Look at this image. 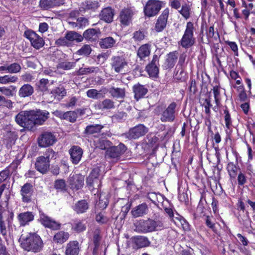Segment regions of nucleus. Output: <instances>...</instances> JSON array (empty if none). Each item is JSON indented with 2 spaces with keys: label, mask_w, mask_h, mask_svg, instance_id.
Wrapping results in <instances>:
<instances>
[{
  "label": "nucleus",
  "mask_w": 255,
  "mask_h": 255,
  "mask_svg": "<svg viewBox=\"0 0 255 255\" xmlns=\"http://www.w3.org/2000/svg\"><path fill=\"white\" fill-rule=\"evenodd\" d=\"M21 247L27 251L39 252L43 247L41 238L36 233H29L26 236L21 235L19 239Z\"/></svg>",
  "instance_id": "f257e3e1"
},
{
  "label": "nucleus",
  "mask_w": 255,
  "mask_h": 255,
  "mask_svg": "<svg viewBox=\"0 0 255 255\" xmlns=\"http://www.w3.org/2000/svg\"><path fill=\"white\" fill-rule=\"evenodd\" d=\"M136 230L139 233H147L161 230L163 227V223L160 220L148 219L146 220H140L135 224Z\"/></svg>",
  "instance_id": "f03ea898"
},
{
  "label": "nucleus",
  "mask_w": 255,
  "mask_h": 255,
  "mask_svg": "<svg viewBox=\"0 0 255 255\" xmlns=\"http://www.w3.org/2000/svg\"><path fill=\"white\" fill-rule=\"evenodd\" d=\"M164 4L159 0H148L143 8L144 15L148 17L156 16Z\"/></svg>",
  "instance_id": "7ed1b4c3"
},
{
  "label": "nucleus",
  "mask_w": 255,
  "mask_h": 255,
  "mask_svg": "<svg viewBox=\"0 0 255 255\" xmlns=\"http://www.w3.org/2000/svg\"><path fill=\"white\" fill-rule=\"evenodd\" d=\"M194 25L191 22H188L186 24L184 33L180 40V45L187 48L192 46L195 43L194 37Z\"/></svg>",
  "instance_id": "20e7f679"
},
{
  "label": "nucleus",
  "mask_w": 255,
  "mask_h": 255,
  "mask_svg": "<svg viewBox=\"0 0 255 255\" xmlns=\"http://www.w3.org/2000/svg\"><path fill=\"white\" fill-rule=\"evenodd\" d=\"M30 118L32 125V128L34 126L36 125H42L48 119L49 112L46 111H42L40 110H31Z\"/></svg>",
  "instance_id": "39448f33"
},
{
  "label": "nucleus",
  "mask_w": 255,
  "mask_h": 255,
  "mask_svg": "<svg viewBox=\"0 0 255 255\" xmlns=\"http://www.w3.org/2000/svg\"><path fill=\"white\" fill-rule=\"evenodd\" d=\"M54 153L52 150H48L46 152V156H41L37 158L35 165L36 169L42 173H46L49 168V156Z\"/></svg>",
  "instance_id": "423d86ee"
},
{
  "label": "nucleus",
  "mask_w": 255,
  "mask_h": 255,
  "mask_svg": "<svg viewBox=\"0 0 255 255\" xmlns=\"http://www.w3.org/2000/svg\"><path fill=\"white\" fill-rule=\"evenodd\" d=\"M112 69L116 73H122L128 66V62L123 56H115L111 58Z\"/></svg>",
  "instance_id": "0eeeda50"
},
{
  "label": "nucleus",
  "mask_w": 255,
  "mask_h": 255,
  "mask_svg": "<svg viewBox=\"0 0 255 255\" xmlns=\"http://www.w3.org/2000/svg\"><path fill=\"white\" fill-rule=\"evenodd\" d=\"M177 104L175 102L171 103L160 114V120L162 122H173L175 119L176 108Z\"/></svg>",
  "instance_id": "6e6552de"
},
{
  "label": "nucleus",
  "mask_w": 255,
  "mask_h": 255,
  "mask_svg": "<svg viewBox=\"0 0 255 255\" xmlns=\"http://www.w3.org/2000/svg\"><path fill=\"white\" fill-rule=\"evenodd\" d=\"M31 119L30 111H23L19 112L15 117V121L22 127L29 130L32 129Z\"/></svg>",
  "instance_id": "1a4fd4ad"
},
{
  "label": "nucleus",
  "mask_w": 255,
  "mask_h": 255,
  "mask_svg": "<svg viewBox=\"0 0 255 255\" xmlns=\"http://www.w3.org/2000/svg\"><path fill=\"white\" fill-rule=\"evenodd\" d=\"M148 131V128L143 125L139 124L130 128L123 136L128 139H136L144 135Z\"/></svg>",
  "instance_id": "9d476101"
},
{
  "label": "nucleus",
  "mask_w": 255,
  "mask_h": 255,
  "mask_svg": "<svg viewBox=\"0 0 255 255\" xmlns=\"http://www.w3.org/2000/svg\"><path fill=\"white\" fill-rule=\"evenodd\" d=\"M24 35L30 41L31 45L36 49H39L44 44L42 38L32 30H26Z\"/></svg>",
  "instance_id": "9b49d317"
},
{
  "label": "nucleus",
  "mask_w": 255,
  "mask_h": 255,
  "mask_svg": "<svg viewBox=\"0 0 255 255\" xmlns=\"http://www.w3.org/2000/svg\"><path fill=\"white\" fill-rule=\"evenodd\" d=\"M159 56L154 54L152 59L146 67V70L150 77H156L159 73Z\"/></svg>",
  "instance_id": "f8f14e48"
},
{
  "label": "nucleus",
  "mask_w": 255,
  "mask_h": 255,
  "mask_svg": "<svg viewBox=\"0 0 255 255\" xmlns=\"http://www.w3.org/2000/svg\"><path fill=\"white\" fill-rule=\"evenodd\" d=\"M11 215L12 218L13 214L9 213L8 211L2 210L0 207V233L1 235L6 238L7 235V230L6 222H9V215Z\"/></svg>",
  "instance_id": "ddd939ff"
},
{
  "label": "nucleus",
  "mask_w": 255,
  "mask_h": 255,
  "mask_svg": "<svg viewBox=\"0 0 255 255\" xmlns=\"http://www.w3.org/2000/svg\"><path fill=\"white\" fill-rule=\"evenodd\" d=\"M33 192V187L31 184L26 183L21 186L20 193L22 202L24 203L30 202Z\"/></svg>",
  "instance_id": "4468645a"
},
{
  "label": "nucleus",
  "mask_w": 255,
  "mask_h": 255,
  "mask_svg": "<svg viewBox=\"0 0 255 255\" xmlns=\"http://www.w3.org/2000/svg\"><path fill=\"white\" fill-rule=\"evenodd\" d=\"M56 141L55 136L51 132H45L41 134L38 139L39 146L47 147L53 144Z\"/></svg>",
  "instance_id": "2eb2a0df"
},
{
  "label": "nucleus",
  "mask_w": 255,
  "mask_h": 255,
  "mask_svg": "<svg viewBox=\"0 0 255 255\" xmlns=\"http://www.w3.org/2000/svg\"><path fill=\"white\" fill-rule=\"evenodd\" d=\"M126 149V146L122 143L117 146L111 147L106 151V156L112 158H118L124 153Z\"/></svg>",
  "instance_id": "dca6fc26"
},
{
  "label": "nucleus",
  "mask_w": 255,
  "mask_h": 255,
  "mask_svg": "<svg viewBox=\"0 0 255 255\" xmlns=\"http://www.w3.org/2000/svg\"><path fill=\"white\" fill-rule=\"evenodd\" d=\"M39 221L44 226L52 230H58L60 227V224L44 213L40 214Z\"/></svg>",
  "instance_id": "f3484780"
},
{
  "label": "nucleus",
  "mask_w": 255,
  "mask_h": 255,
  "mask_svg": "<svg viewBox=\"0 0 255 255\" xmlns=\"http://www.w3.org/2000/svg\"><path fill=\"white\" fill-rule=\"evenodd\" d=\"M169 12V9L166 8L158 18L155 27L157 31H161L166 27Z\"/></svg>",
  "instance_id": "a211bd4d"
},
{
  "label": "nucleus",
  "mask_w": 255,
  "mask_h": 255,
  "mask_svg": "<svg viewBox=\"0 0 255 255\" xmlns=\"http://www.w3.org/2000/svg\"><path fill=\"white\" fill-rule=\"evenodd\" d=\"M134 12L130 8H124L121 11L119 16L120 21L124 25H128L131 22Z\"/></svg>",
  "instance_id": "6ab92c4d"
},
{
  "label": "nucleus",
  "mask_w": 255,
  "mask_h": 255,
  "mask_svg": "<svg viewBox=\"0 0 255 255\" xmlns=\"http://www.w3.org/2000/svg\"><path fill=\"white\" fill-rule=\"evenodd\" d=\"M69 180L71 188L77 190L83 187L84 177L82 175L75 174L70 177Z\"/></svg>",
  "instance_id": "aec40b11"
},
{
  "label": "nucleus",
  "mask_w": 255,
  "mask_h": 255,
  "mask_svg": "<svg viewBox=\"0 0 255 255\" xmlns=\"http://www.w3.org/2000/svg\"><path fill=\"white\" fill-rule=\"evenodd\" d=\"M99 175V169L98 168L94 169L87 178V185L94 188L96 186L99 187L100 183Z\"/></svg>",
  "instance_id": "412c9836"
},
{
  "label": "nucleus",
  "mask_w": 255,
  "mask_h": 255,
  "mask_svg": "<svg viewBox=\"0 0 255 255\" xmlns=\"http://www.w3.org/2000/svg\"><path fill=\"white\" fill-rule=\"evenodd\" d=\"M69 153L73 163L78 164L83 155L82 149L78 146H73L69 150Z\"/></svg>",
  "instance_id": "4be33fe9"
},
{
  "label": "nucleus",
  "mask_w": 255,
  "mask_h": 255,
  "mask_svg": "<svg viewBox=\"0 0 255 255\" xmlns=\"http://www.w3.org/2000/svg\"><path fill=\"white\" fill-rule=\"evenodd\" d=\"M80 250V244L78 241H70L66 245L65 255H78Z\"/></svg>",
  "instance_id": "5701e85b"
},
{
  "label": "nucleus",
  "mask_w": 255,
  "mask_h": 255,
  "mask_svg": "<svg viewBox=\"0 0 255 255\" xmlns=\"http://www.w3.org/2000/svg\"><path fill=\"white\" fill-rule=\"evenodd\" d=\"M178 57V53L177 51H173L169 53L167 55L166 61L163 65L165 69L172 68L176 63Z\"/></svg>",
  "instance_id": "b1692460"
},
{
  "label": "nucleus",
  "mask_w": 255,
  "mask_h": 255,
  "mask_svg": "<svg viewBox=\"0 0 255 255\" xmlns=\"http://www.w3.org/2000/svg\"><path fill=\"white\" fill-rule=\"evenodd\" d=\"M114 15V10L111 7H108L101 11L99 16L101 20L110 23L113 21Z\"/></svg>",
  "instance_id": "393cba45"
},
{
  "label": "nucleus",
  "mask_w": 255,
  "mask_h": 255,
  "mask_svg": "<svg viewBox=\"0 0 255 255\" xmlns=\"http://www.w3.org/2000/svg\"><path fill=\"white\" fill-rule=\"evenodd\" d=\"M147 211V205L145 203H142L134 208L131 211V214L134 218H137L146 214Z\"/></svg>",
  "instance_id": "a878e982"
},
{
  "label": "nucleus",
  "mask_w": 255,
  "mask_h": 255,
  "mask_svg": "<svg viewBox=\"0 0 255 255\" xmlns=\"http://www.w3.org/2000/svg\"><path fill=\"white\" fill-rule=\"evenodd\" d=\"M50 94L51 97H53L54 99H56L57 101H60L66 96V91L63 86H60L52 89Z\"/></svg>",
  "instance_id": "bb28decb"
},
{
  "label": "nucleus",
  "mask_w": 255,
  "mask_h": 255,
  "mask_svg": "<svg viewBox=\"0 0 255 255\" xmlns=\"http://www.w3.org/2000/svg\"><path fill=\"white\" fill-rule=\"evenodd\" d=\"M17 218L20 225L25 226L34 219V215L32 212H26L20 213Z\"/></svg>",
  "instance_id": "cd10ccee"
},
{
  "label": "nucleus",
  "mask_w": 255,
  "mask_h": 255,
  "mask_svg": "<svg viewBox=\"0 0 255 255\" xmlns=\"http://www.w3.org/2000/svg\"><path fill=\"white\" fill-rule=\"evenodd\" d=\"M151 45L149 44H144L141 45L137 51V55L140 60L149 56L150 53Z\"/></svg>",
  "instance_id": "c85d7f7f"
},
{
  "label": "nucleus",
  "mask_w": 255,
  "mask_h": 255,
  "mask_svg": "<svg viewBox=\"0 0 255 255\" xmlns=\"http://www.w3.org/2000/svg\"><path fill=\"white\" fill-rule=\"evenodd\" d=\"M89 208V205L85 200L77 202L73 206V210L78 214H82L86 212Z\"/></svg>",
  "instance_id": "c756f323"
},
{
  "label": "nucleus",
  "mask_w": 255,
  "mask_h": 255,
  "mask_svg": "<svg viewBox=\"0 0 255 255\" xmlns=\"http://www.w3.org/2000/svg\"><path fill=\"white\" fill-rule=\"evenodd\" d=\"M34 92V89L29 84H24L19 90L18 95L20 97L25 98L31 96Z\"/></svg>",
  "instance_id": "7c9ffc66"
},
{
  "label": "nucleus",
  "mask_w": 255,
  "mask_h": 255,
  "mask_svg": "<svg viewBox=\"0 0 255 255\" xmlns=\"http://www.w3.org/2000/svg\"><path fill=\"white\" fill-rule=\"evenodd\" d=\"M133 91L134 93L135 98L138 100L146 94L147 89L143 85L138 83L133 86Z\"/></svg>",
  "instance_id": "2f4dec72"
},
{
  "label": "nucleus",
  "mask_w": 255,
  "mask_h": 255,
  "mask_svg": "<svg viewBox=\"0 0 255 255\" xmlns=\"http://www.w3.org/2000/svg\"><path fill=\"white\" fill-rule=\"evenodd\" d=\"M69 238V234L68 232L61 231L55 234L53 241L56 243L62 244L65 242Z\"/></svg>",
  "instance_id": "473e14b6"
},
{
  "label": "nucleus",
  "mask_w": 255,
  "mask_h": 255,
  "mask_svg": "<svg viewBox=\"0 0 255 255\" xmlns=\"http://www.w3.org/2000/svg\"><path fill=\"white\" fill-rule=\"evenodd\" d=\"M132 241L138 248L148 247L150 244L148 238L143 236L135 237L132 239Z\"/></svg>",
  "instance_id": "72a5a7b5"
},
{
  "label": "nucleus",
  "mask_w": 255,
  "mask_h": 255,
  "mask_svg": "<svg viewBox=\"0 0 255 255\" xmlns=\"http://www.w3.org/2000/svg\"><path fill=\"white\" fill-rule=\"evenodd\" d=\"M109 91L112 96L117 99H123L125 96V89L124 88L112 87Z\"/></svg>",
  "instance_id": "f704fd0d"
},
{
  "label": "nucleus",
  "mask_w": 255,
  "mask_h": 255,
  "mask_svg": "<svg viewBox=\"0 0 255 255\" xmlns=\"http://www.w3.org/2000/svg\"><path fill=\"white\" fill-rule=\"evenodd\" d=\"M66 35L68 38V40L70 42V45H72L73 41L80 42L83 40V37L75 31H69L66 34Z\"/></svg>",
  "instance_id": "c9c22d12"
},
{
  "label": "nucleus",
  "mask_w": 255,
  "mask_h": 255,
  "mask_svg": "<svg viewBox=\"0 0 255 255\" xmlns=\"http://www.w3.org/2000/svg\"><path fill=\"white\" fill-rule=\"evenodd\" d=\"M116 41L112 37H108L101 39L99 44L102 48L107 49L112 47L115 43Z\"/></svg>",
  "instance_id": "e433bc0d"
},
{
  "label": "nucleus",
  "mask_w": 255,
  "mask_h": 255,
  "mask_svg": "<svg viewBox=\"0 0 255 255\" xmlns=\"http://www.w3.org/2000/svg\"><path fill=\"white\" fill-rule=\"evenodd\" d=\"M103 128V126L99 124L89 125L85 128L84 133L89 134L98 133Z\"/></svg>",
  "instance_id": "4c0bfd02"
},
{
  "label": "nucleus",
  "mask_w": 255,
  "mask_h": 255,
  "mask_svg": "<svg viewBox=\"0 0 255 255\" xmlns=\"http://www.w3.org/2000/svg\"><path fill=\"white\" fill-rule=\"evenodd\" d=\"M17 80L18 78L16 76L5 75L0 76V83L3 85L15 83L17 82Z\"/></svg>",
  "instance_id": "58836bf2"
},
{
  "label": "nucleus",
  "mask_w": 255,
  "mask_h": 255,
  "mask_svg": "<svg viewBox=\"0 0 255 255\" xmlns=\"http://www.w3.org/2000/svg\"><path fill=\"white\" fill-rule=\"evenodd\" d=\"M16 87L11 86L10 87H0V92L7 97H13L14 95V91Z\"/></svg>",
  "instance_id": "ea45409f"
},
{
  "label": "nucleus",
  "mask_w": 255,
  "mask_h": 255,
  "mask_svg": "<svg viewBox=\"0 0 255 255\" xmlns=\"http://www.w3.org/2000/svg\"><path fill=\"white\" fill-rule=\"evenodd\" d=\"M63 119L71 123H74L77 118V113L75 111H68L62 115Z\"/></svg>",
  "instance_id": "a19ab883"
},
{
  "label": "nucleus",
  "mask_w": 255,
  "mask_h": 255,
  "mask_svg": "<svg viewBox=\"0 0 255 255\" xmlns=\"http://www.w3.org/2000/svg\"><path fill=\"white\" fill-rule=\"evenodd\" d=\"M95 145L101 149H106L111 145V142L105 139H98L95 141Z\"/></svg>",
  "instance_id": "79ce46f5"
},
{
  "label": "nucleus",
  "mask_w": 255,
  "mask_h": 255,
  "mask_svg": "<svg viewBox=\"0 0 255 255\" xmlns=\"http://www.w3.org/2000/svg\"><path fill=\"white\" fill-rule=\"evenodd\" d=\"M101 239V231L99 229H96L94 231L93 234V243L95 245L94 252H96L99 246L100 242Z\"/></svg>",
  "instance_id": "37998d69"
},
{
  "label": "nucleus",
  "mask_w": 255,
  "mask_h": 255,
  "mask_svg": "<svg viewBox=\"0 0 255 255\" xmlns=\"http://www.w3.org/2000/svg\"><path fill=\"white\" fill-rule=\"evenodd\" d=\"M99 70L98 67H91L88 68H81L77 72V75H82L85 74H88L91 73L96 72Z\"/></svg>",
  "instance_id": "c03bdc74"
},
{
  "label": "nucleus",
  "mask_w": 255,
  "mask_h": 255,
  "mask_svg": "<svg viewBox=\"0 0 255 255\" xmlns=\"http://www.w3.org/2000/svg\"><path fill=\"white\" fill-rule=\"evenodd\" d=\"M86 226L83 222L81 221H77L75 222L73 226L72 229L77 232H81L86 230Z\"/></svg>",
  "instance_id": "a18cd8bd"
},
{
  "label": "nucleus",
  "mask_w": 255,
  "mask_h": 255,
  "mask_svg": "<svg viewBox=\"0 0 255 255\" xmlns=\"http://www.w3.org/2000/svg\"><path fill=\"white\" fill-rule=\"evenodd\" d=\"M13 103L10 100L6 99L4 96L0 95V107L3 106L8 109H12Z\"/></svg>",
  "instance_id": "49530a36"
},
{
  "label": "nucleus",
  "mask_w": 255,
  "mask_h": 255,
  "mask_svg": "<svg viewBox=\"0 0 255 255\" xmlns=\"http://www.w3.org/2000/svg\"><path fill=\"white\" fill-rule=\"evenodd\" d=\"M97 36V31L95 29H89L83 33V36L86 39L93 40Z\"/></svg>",
  "instance_id": "de8ad7c7"
},
{
  "label": "nucleus",
  "mask_w": 255,
  "mask_h": 255,
  "mask_svg": "<svg viewBox=\"0 0 255 255\" xmlns=\"http://www.w3.org/2000/svg\"><path fill=\"white\" fill-rule=\"evenodd\" d=\"M49 81L47 79H41L37 84L39 90L42 92L47 91L48 90Z\"/></svg>",
  "instance_id": "09e8293b"
},
{
  "label": "nucleus",
  "mask_w": 255,
  "mask_h": 255,
  "mask_svg": "<svg viewBox=\"0 0 255 255\" xmlns=\"http://www.w3.org/2000/svg\"><path fill=\"white\" fill-rule=\"evenodd\" d=\"M227 170L231 178H235L237 172L236 166L232 162L229 163L227 165Z\"/></svg>",
  "instance_id": "8fccbe9b"
},
{
  "label": "nucleus",
  "mask_w": 255,
  "mask_h": 255,
  "mask_svg": "<svg viewBox=\"0 0 255 255\" xmlns=\"http://www.w3.org/2000/svg\"><path fill=\"white\" fill-rule=\"evenodd\" d=\"M186 78V74L183 67H181L174 75L175 79L179 81H183Z\"/></svg>",
  "instance_id": "3c124183"
},
{
  "label": "nucleus",
  "mask_w": 255,
  "mask_h": 255,
  "mask_svg": "<svg viewBox=\"0 0 255 255\" xmlns=\"http://www.w3.org/2000/svg\"><path fill=\"white\" fill-rule=\"evenodd\" d=\"M39 6L44 10L53 8L51 0H40L39 1Z\"/></svg>",
  "instance_id": "603ef678"
},
{
  "label": "nucleus",
  "mask_w": 255,
  "mask_h": 255,
  "mask_svg": "<svg viewBox=\"0 0 255 255\" xmlns=\"http://www.w3.org/2000/svg\"><path fill=\"white\" fill-rule=\"evenodd\" d=\"M84 6L85 8L87 9L95 10L99 6V3L97 0L95 1H86L85 2Z\"/></svg>",
  "instance_id": "864d4df0"
},
{
  "label": "nucleus",
  "mask_w": 255,
  "mask_h": 255,
  "mask_svg": "<svg viewBox=\"0 0 255 255\" xmlns=\"http://www.w3.org/2000/svg\"><path fill=\"white\" fill-rule=\"evenodd\" d=\"M87 95L89 98L93 99H99L102 97L100 92L94 89L88 90Z\"/></svg>",
  "instance_id": "5fc2aeb1"
},
{
  "label": "nucleus",
  "mask_w": 255,
  "mask_h": 255,
  "mask_svg": "<svg viewBox=\"0 0 255 255\" xmlns=\"http://www.w3.org/2000/svg\"><path fill=\"white\" fill-rule=\"evenodd\" d=\"M114 107V102L110 99H106L104 100L101 104V108L103 110L111 109Z\"/></svg>",
  "instance_id": "6e6d98bb"
},
{
  "label": "nucleus",
  "mask_w": 255,
  "mask_h": 255,
  "mask_svg": "<svg viewBox=\"0 0 255 255\" xmlns=\"http://www.w3.org/2000/svg\"><path fill=\"white\" fill-rule=\"evenodd\" d=\"M54 187L59 191H65L66 190V183L64 180L59 179L55 182Z\"/></svg>",
  "instance_id": "4d7b16f0"
},
{
  "label": "nucleus",
  "mask_w": 255,
  "mask_h": 255,
  "mask_svg": "<svg viewBox=\"0 0 255 255\" xmlns=\"http://www.w3.org/2000/svg\"><path fill=\"white\" fill-rule=\"evenodd\" d=\"M21 68L19 64L14 63L8 66V72L10 73H16L19 72Z\"/></svg>",
  "instance_id": "13d9d810"
},
{
  "label": "nucleus",
  "mask_w": 255,
  "mask_h": 255,
  "mask_svg": "<svg viewBox=\"0 0 255 255\" xmlns=\"http://www.w3.org/2000/svg\"><path fill=\"white\" fill-rule=\"evenodd\" d=\"M242 6L248 9L251 13L255 14V1L252 2L249 0V2H246L244 1L242 3Z\"/></svg>",
  "instance_id": "bf43d9fd"
},
{
  "label": "nucleus",
  "mask_w": 255,
  "mask_h": 255,
  "mask_svg": "<svg viewBox=\"0 0 255 255\" xmlns=\"http://www.w3.org/2000/svg\"><path fill=\"white\" fill-rule=\"evenodd\" d=\"M213 91L216 104L217 106H219L220 103V87L218 86H214Z\"/></svg>",
  "instance_id": "052dcab7"
},
{
  "label": "nucleus",
  "mask_w": 255,
  "mask_h": 255,
  "mask_svg": "<svg viewBox=\"0 0 255 255\" xmlns=\"http://www.w3.org/2000/svg\"><path fill=\"white\" fill-rule=\"evenodd\" d=\"M75 65V62L66 61L60 63L58 67L64 70H69L74 67Z\"/></svg>",
  "instance_id": "680f3d73"
},
{
  "label": "nucleus",
  "mask_w": 255,
  "mask_h": 255,
  "mask_svg": "<svg viewBox=\"0 0 255 255\" xmlns=\"http://www.w3.org/2000/svg\"><path fill=\"white\" fill-rule=\"evenodd\" d=\"M91 51L92 49L89 45H85L77 51V53L79 55H88L91 53Z\"/></svg>",
  "instance_id": "e2e57ef3"
},
{
  "label": "nucleus",
  "mask_w": 255,
  "mask_h": 255,
  "mask_svg": "<svg viewBox=\"0 0 255 255\" xmlns=\"http://www.w3.org/2000/svg\"><path fill=\"white\" fill-rule=\"evenodd\" d=\"M55 43L57 46H70V42L68 40L66 35L64 37H62L58 39L56 41Z\"/></svg>",
  "instance_id": "0e129e2a"
},
{
  "label": "nucleus",
  "mask_w": 255,
  "mask_h": 255,
  "mask_svg": "<svg viewBox=\"0 0 255 255\" xmlns=\"http://www.w3.org/2000/svg\"><path fill=\"white\" fill-rule=\"evenodd\" d=\"M179 12L186 19L190 17V8L187 4L182 5Z\"/></svg>",
  "instance_id": "69168bd1"
},
{
  "label": "nucleus",
  "mask_w": 255,
  "mask_h": 255,
  "mask_svg": "<svg viewBox=\"0 0 255 255\" xmlns=\"http://www.w3.org/2000/svg\"><path fill=\"white\" fill-rule=\"evenodd\" d=\"M127 116V114L125 112H118L113 116V119L117 122H121L123 120H125Z\"/></svg>",
  "instance_id": "338daca9"
},
{
  "label": "nucleus",
  "mask_w": 255,
  "mask_h": 255,
  "mask_svg": "<svg viewBox=\"0 0 255 255\" xmlns=\"http://www.w3.org/2000/svg\"><path fill=\"white\" fill-rule=\"evenodd\" d=\"M96 220L100 224H105L108 221V218L103 213H100L96 215Z\"/></svg>",
  "instance_id": "774afa93"
}]
</instances>
